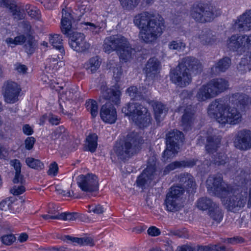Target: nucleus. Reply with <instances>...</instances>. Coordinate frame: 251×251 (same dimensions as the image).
<instances>
[{"mask_svg":"<svg viewBox=\"0 0 251 251\" xmlns=\"http://www.w3.org/2000/svg\"><path fill=\"white\" fill-rule=\"evenodd\" d=\"M35 139L33 137H28L25 141V148L26 150H30L33 147Z\"/></svg>","mask_w":251,"mask_h":251,"instance_id":"13d9d810","label":"nucleus"},{"mask_svg":"<svg viewBox=\"0 0 251 251\" xmlns=\"http://www.w3.org/2000/svg\"><path fill=\"white\" fill-rule=\"evenodd\" d=\"M227 160V157L226 154L223 152H220L214 156L213 161L215 164L220 165L225 164Z\"/></svg>","mask_w":251,"mask_h":251,"instance_id":"49530a36","label":"nucleus"},{"mask_svg":"<svg viewBox=\"0 0 251 251\" xmlns=\"http://www.w3.org/2000/svg\"><path fill=\"white\" fill-rule=\"evenodd\" d=\"M209 214L210 217L218 223L223 219L222 210L216 203L209 210Z\"/></svg>","mask_w":251,"mask_h":251,"instance_id":"4c0bfd02","label":"nucleus"},{"mask_svg":"<svg viewBox=\"0 0 251 251\" xmlns=\"http://www.w3.org/2000/svg\"><path fill=\"white\" fill-rule=\"evenodd\" d=\"M25 191V188L23 185L19 186H15L11 189L10 192L14 195H19Z\"/></svg>","mask_w":251,"mask_h":251,"instance_id":"bf43d9fd","label":"nucleus"},{"mask_svg":"<svg viewBox=\"0 0 251 251\" xmlns=\"http://www.w3.org/2000/svg\"><path fill=\"white\" fill-rule=\"evenodd\" d=\"M209 193L221 198L223 204L228 210L235 212L245 205L246 196L233 193L231 186L223 180L221 174L210 176L206 180Z\"/></svg>","mask_w":251,"mask_h":251,"instance_id":"f257e3e1","label":"nucleus"},{"mask_svg":"<svg viewBox=\"0 0 251 251\" xmlns=\"http://www.w3.org/2000/svg\"><path fill=\"white\" fill-rule=\"evenodd\" d=\"M167 148L164 151L162 155L163 160L164 161H167L169 159L174 157L176 154L178 152L179 147L177 145H176L175 147L172 145L166 144Z\"/></svg>","mask_w":251,"mask_h":251,"instance_id":"473e14b6","label":"nucleus"},{"mask_svg":"<svg viewBox=\"0 0 251 251\" xmlns=\"http://www.w3.org/2000/svg\"><path fill=\"white\" fill-rule=\"evenodd\" d=\"M123 7L132 8L137 5L138 0H119ZM151 0H147L148 3H150Z\"/></svg>","mask_w":251,"mask_h":251,"instance_id":"8fccbe9b","label":"nucleus"},{"mask_svg":"<svg viewBox=\"0 0 251 251\" xmlns=\"http://www.w3.org/2000/svg\"><path fill=\"white\" fill-rule=\"evenodd\" d=\"M250 64H246V59H242L240 62V63L237 66V69L238 72L240 73L241 74H243L247 72V70H250L249 67Z\"/></svg>","mask_w":251,"mask_h":251,"instance_id":"864d4df0","label":"nucleus"},{"mask_svg":"<svg viewBox=\"0 0 251 251\" xmlns=\"http://www.w3.org/2000/svg\"><path fill=\"white\" fill-rule=\"evenodd\" d=\"M215 204L210 199L202 197L197 201V206L201 210H209Z\"/></svg>","mask_w":251,"mask_h":251,"instance_id":"e433bc0d","label":"nucleus"},{"mask_svg":"<svg viewBox=\"0 0 251 251\" xmlns=\"http://www.w3.org/2000/svg\"><path fill=\"white\" fill-rule=\"evenodd\" d=\"M202 70L201 62L195 57L187 56L183 58L175 69L171 70L170 80L179 87L183 88L192 81L189 71L195 75L200 73Z\"/></svg>","mask_w":251,"mask_h":251,"instance_id":"20e7f679","label":"nucleus"},{"mask_svg":"<svg viewBox=\"0 0 251 251\" xmlns=\"http://www.w3.org/2000/svg\"><path fill=\"white\" fill-rule=\"evenodd\" d=\"M199 41L203 45L212 44L216 42L215 35L212 34L209 29L203 30L200 31L198 35Z\"/></svg>","mask_w":251,"mask_h":251,"instance_id":"7c9ffc66","label":"nucleus"},{"mask_svg":"<svg viewBox=\"0 0 251 251\" xmlns=\"http://www.w3.org/2000/svg\"><path fill=\"white\" fill-rule=\"evenodd\" d=\"M2 244L6 246L12 245L16 240V238L13 234H6L2 236L0 238Z\"/></svg>","mask_w":251,"mask_h":251,"instance_id":"09e8293b","label":"nucleus"},{"mask_svg":"<svg viewBox=\"0 0 251 251\" xmlns=\"http://www.w3.org/2000/svg\"><path fill=\"white\" fill-rule=\"evenodd\" d=\"M25 162L28 166L36 170H42L44 168V165L42 162L32 157H27Z\"/></svg>","mask_w":251,"mask_h":251,"instance_id":"ea45409f","label":"nucleus"},{"mask_svg":"<svg viewBox=\"0 0 251 251\" xmlns=\"http://www.w3.org/2000/svg\"><path fill=\"white\" fill-rule=\"evenodd\" d=\"M26 39V37L25 35H20L15 37L14 39L12 38H7L6 42L12 47H14L16 45H22L25 42Z\"/></svg>","mask_w":251,"mask_h":251,"instance_id":"37998d69","label":"nucleus"},{"mask_svg":"<svg viewBox=\"0 0 251 251\" xmlns=\"http://www.w3.org/2000/svg\"><path fill=\"white\" fill-rule=\"evenodd\" d=\"M142 142L139 135L134 133L128 134L125 140L116 142L114 151L118 158L126 160L136 152Z\"/></svg>","mask_w":251,"mask_h":251,"instance_id":"0eeeda50","label":"nucleus"},{"mask_svg":"<svg viewBox=\"0 0 251 251\" xmlns=\"http://www.w3.org/2000/svg\"><path fill=\"white\" fill-rule=\"evenodd\" d=\"M100 116L105 123L113 124L117 120V112L115 107L110 103L103 105L100 110Z\"/></svg>","mask_w":251,"mask_h":251,"instance_id":"f3484780","label":"nucleus"},{"mask_svg":"<svg viewBox=\"0 0 251 251\" xmlns=\"http://www.w3.org/2000/svg\"><path fill=\"white\" fill-rule=\"evenodd\" d=\"M10 9L11 10L15 19H17L19 20L25 18L24 12L21 11L17 6L12 5L10 6Z\"/></svg>","mask_w":251,"mask_h":251,"instance_id":"3c124183","label":"nucleus"},{"mask_svg":"<svg viewBox=\"0 0 251 251\" xmlns=\"http://www.w3.org/2000/svg\"><path fill=\"white\" fill-rule=\"evenodd\" d=\"M199 251H218V245L210 244L208 246H198Z\"/></svg>","mask_w":251,"mask_h":251,"instance_id":"6e6d98bb","label":"nucleus"},{"mask_svg":"<svg viewBox=\"0 0 251 251\" xmlns=\"http://www.w3.org/2000/svg\"><path fill=\"white\" fill-rule=\"evenodd\" d=\"M197 161V160L195 159H190L174 161L166 166L160 174L162 173L161 176H164L176 169L192 167L196 165Z\"/></svg>","mask_w":251,"mask_h":251,"instance_id":"6ab92c4d","label":"nucleus"},{"mask_svg":"<svg viewBox=\"0 0 251 251\" xmlns=\"http://www.w3.org/2000/svg\"><path fill=\"white\" fill-rule=\"evenodd\" d=\"M208 83L215 97L227 90L229 86L228 81L223 78L213 79Z\"/></svg>","mask_w":251,"mask_h":251,"instance_id":"b1692460","label":"nucleus"},{"mask_svg":"<svg viewBox=\"0 0 251 251\" xmlns=\"http://www.w3.org/2000/svg\"><path fill=\"white\" fill-rule=\"evenodd\" d=\"M195 120V111L191 106L187 107L181 118V126L184 130H189Z\"/></svg>","mask_w":251,"mask_h":251,"instance_id":"393cba45","label":"nucleus"},{"mask_svg":"<svg viewBox=\"0 0 251 251\" xmlns=\"http://www.w3.org/2000/svg\"><path fill=\"white\" fill-rule=\"evenodd\" d=\"M161 65L159 60L153 57L149 59L144 69V71L147 78L153 80L157 77Z\"/></svg>","mask_w":251,"mask_h":251,"instance_id":"dca6fc26","label":"nucleus"},{"mask_svg":"<svg viewBox=\"0 0 251 251\" xmlns=\"http://www.w3.org/2000/svg\"><path fill=\"white\" fill-rule=\"evenodd\" d=\"M87 110L90 112L92 118H95L98 114V105L97 102L92 99H89L85 102Z\"/></svg>","mask_w":251,"mask_h":251,"instance_id":"58836bf2","label":"nucleus"},{"mask_svg":"<svg viewBox=\"0 0 251 251\" xmlns=\"http://www.w3.org/2000/svg\"><path fill=\"white\" fill-rule=\"evenodd\" d=\"M73 18L71 14L65 9L62 10V17L61 21V29L62 32L67 37L72 35V21Z\"/></svg>","mask_w":251,"mask_h":251,"instance_id":"5701e85b","label":"nucleus"},{"mask_svg":"<svg viewBox=\"0 0 251 251\" xmlns=\"http://www.w3.org/2000/svg\"><path fill=\"white\" fill-rule=\"evenodd\" d=\"M68 37L70 39V46L78 52H86L90 48L91 45L86 41L83 33L73 32L72 35Z\"/></svg>","mask_w":251,"mask_h":251,"instance_id":"ddd939ff","label":"nucleus"},{"mask_svg":"<svg viewBox=\"0 0 251 251\" xmlns=\"http://www.w3.org/2000/svg\"><path fill=\"white\" fill-rule=\"evenodd\" d=\"M89 210L97 214H102L103 212V208L100 205L89 206Z\"/></svg>","mask_w":251,"mask_h":251,"instance_id":"680f3d73","label":"nucleus"},{"mask_svg":"<svg viewBox=\"0 0 251 251\" xmlns=\"http://www.w3.org/2000/svg\"><path fill=\"white\" fill-rule=\"evenodd\" d=\"M160 172L156 169L155 163L148 164L147 168L137 177L136 183L139 187H143L151 181L157 182L160 178Z\"/></svg>","mask_w":251,"mask_h":251,"instance_id":"9b49d317","label":"nucleus"},{"mask_svg":"<svg viewBox=\"0 0 251 251\" xmlns=\"http://www.w3.org/2000/svg\"><path fill=\"white\" fill-rule=\"evenodd\" d=\"M58 170V165L56 162H54L50 164L49 170L48 171V174L49 175L55 176L57 174Z\"/></svg>","mask_w":251,"mask_h":251,"instance_id":"4d7b16f0","label":"nucleus"},{"mask_svg":"<svg viewBox=\"0 0 251 251\" xmlns=\"http://www.w3.org/2000/svg\"><path fill=\"white\" fill-rule=\"evenodd\" d=\"M126 92L128 94L131 99L138 100L142 99L144 97L142 92L139 91L137 87L134 86L129 87L127 89Z\"/></svg>","mask_w":251,"mask_h":251,"instance_id":"a19ab883","label":"nucleus"},{"mask_svg":"<svg viewBox=\"0 0 251 251\" xmlns=\"http://www.w3.org/2000/svg\"><path fill=\"white\" fill-rule=\"evenodd\" d=\"M229 100L233 104L239 106L240 108L245 107L251 102V100L248 96L241 93L232 94Z\"/></svg>","mask_w":251,"mask_h":251,"instance_id":"c85d7f7f","label":"nucleus"},{"mask_svg":"<svg viewBox=\"0 0 251 251\" xmlns=\"http://www.w3.org/2000/svg\"><path fill=\"white\" fill-rule=\"evenodd\" d=\"M36 47L35 40L33 38L29 36L28 40L24 46V49L25 52L28 54H32L35 51Z\"/></svg>","mask_w":251,"mask_h":251,"instance_id":"79ce46f5","label":"nucleus"},{"mask_svg":"<svg viewBox=\"0 0 251 251\" xmlns=\"http://www.w3.org/2000/svg\"><path fill=\"white\" fill-rule=\"evenodd\" d=\"M97 139L98 136L96 134H90L87 137L85 147L88 151L91 152L96 151L98 145Z\"/></svg>","mask_w":251,"mask_h":251,"instance_id":"c9c22d12","label":"nucleus"},{"mask_svg":"<svg viewBox=\"0 0 251 251\" xmlns=\"http://www.w3.org/2000/svg\"><path fill=\"white\" fill-rule=\"evenodd\" d=\"M196 97L198 101H204L215 98V96L208 82L205 84L202 85L198 89Z\"/></svg>","mask_w":251,"mask_h":251,"instance_id":"a878e982","label":"nucleus"},{"mask_svg":"<svg viewBox=\"0 0 251 251\" xmlns=\"http://www.w3.org/2000/svg\"><path fill=\"white\" fill-rule=\"evenodd\" d=\"M150 104L153 109L156 120L160 122L166 114L168 109L162 103L157 101L152 100Z\"/></svg>","mask_w":251,"mask_h":251,"instance_id":"cd10ccee","label":"nucleus"},{"mask_svg":"<svg viewBox=\"0 0 251 251\" xmlns=\"http://www.w3.org/2000/svg\"><path fill=\"white\" fill-rule=\"evenodd\" d=\"M48 213L52 216H60L58 210L55 208V206L53 204H50L49 206Z\"/></svg>","mask_w":251,"mask_h":251,"instance_id":"69168bd1","label":"nucleus"},{"mask_svg":"<svg viewBox=\"0 0 251 251\" xmlns=\"http://www.w3.org/2000/svg\"><path fill=\"white\" fill-rule=\"evenodd\" d=\"M121 95V91L116 86H112L110 88L103 86L101 88V97L105 100H109L114 104L120 103Z\"/></svg>","mask_w":251,"mask_h":251,"instance_id":"aec40b11","label":"nucleus"},{"mask_svg":"<svg viewBox=\"0 0 251 251\" xmlns=\"http://www.w3.org/2000/svg\"><path fill=\"white\" fill-rule=\"evenodd\" d=\"M69 137V133L63 126H60L51 133L50 138L51 143L59 147L64 141H67Z\"/></svg>","mask_w":251,"mask_h":251,"instance_id":"4be33fe9","label":"nucleus"},{"mask_svg":"<svg viewBox=\"0 0 251 251\" xmlns=\"http://www.w3.org/2000/svg\"><path fill=\"white\" fill-rule=\"evenodd\" d=\"M113 72V77H114L116 81H119L123 75L122 67L120 66H117V67L114 68Z\"/></svg>","mask_w":251,"mask_h":251,"instance_id":"5fc2aeb1","label":"nucleus"},{"mask_svg":"<svg viewBox=\"0 0 251 251\" xmlns=\"http://www.w3.org/2000/svg\"><path fill=\"white\" fill-rule=\"evenodd\" d=\"M85 25H89L90 27H88V28L89 30H90L92 32H94L95 33H98L101 28L104 27L106 26L105 23H102L101 25H100V24L96 25L93 23L89 22L85 23Z\"/></svg>","mask_w":251,"mask_h":251,"instance_id":"603ef678","label":"nucleus"},{"mask_svg":"<svg viewBox=\"0 0 251 251\" xmlns=\"http://www.w3.org/2000/svg\"><path fill=\"white\" fill-rule=\"evenodd\" d=\"M183 139V134L181 132L177 130H173L167 134L166 144L171 145L174 147L177 145L179 147V143L182 142Z\"/></svg>","mask_w":251,"mask_h":251,"instance_id":"c756f323","label":"nucleus"},{"mask_svg":"<svg viewBox=\"0 0 251 251\" xmlns=\"http://www.w3.org/2000/svg\"><path fill=\"white\" fill-rule=\"evenodd\" d=\"M221 14V11L214 6L207 3L193 4L190 15L197 22L204 23L210 22Z\"/></svg>","mask_w":251,"mask_h":251,"instance_id":"1a4fd4ad","label":"nucleus"},{"mask_svg":"<svg viewBox=\"0 0 251 251\" xmlns=\"http://www.w3.org/2000/svg\"><path fill=\"white\" fill-rule=\"evenodd\" d=\"M148 233L151 236H157L160 234V231L159 228L155 226H151L148 229Z\"/></svg>","mask_w":251,"mask_h":251,"instance_id":"338daca9","label":"nucleus"},{"mask_svg":"<svg viewBox=\"0 0 251 251\" xmlns=\"http://www.w3.org/2000/svg\"><path fill=\"white\" fill-rule=\"evenodd\" d=\"M3 91L6 102L14 103L18 100L20 89L16 83L11 81L6 82L3 86Z\"/></svg>","mask_w":251,"mask_h":251,"instance_id":"2eb2a0df","label":"nucleus"},{"mask_svg":"<svg viewBox=\"0 0 251 251\" xmlns=\"http://www.w3.org/2000/svg\"><path fill=\"white\" fill-rule=\"evenodd\" d=\"M231 59L228 57H224L219 59L217 63L211 67L212 74L217 75L220 73L225 72L231 65Z\"/></svg>","mask_w":251,"mask_h":251,"instance_id":"bb28decb","label":"nucleus"},{"mask_svg":"<svg viewBox=\"0 0 251 251\" xmlns=\"http://www.w3.org/2000/svg\"><path fill=\"white\" fill-rule=\"evenodd\" d=\"M0 209L13 213H14V203L10 200L2 201L0 203Z\"/></svg>","mask_w":251,"mask_h":251,"instance_id":"a18cd8bd","label":"nucleus"},{"mask_svg":"<svg viewBox=\"0 0 251 251\" xmlns=\"http://www.w3.org/2000/svg\"><path fill=\"white\" fill-rule=\"evenodd\" d=\"M133 23L140 29L139 38L145 43L155 42L165 29L162 18L154 19V15L148 12H142L134 18Z\"/></svg>","mask_w":251,"mask_h":251,"instance_id":"f03ea898","label":"nucleus"},{"mask_svg":"<svg viewBox=\"0 0 251 251\" xmlns=\"http://www.w3.org/2000/svg\"><path fill=\"white\" fill-rule=\"evenodd\" d=\"M81 240L80 246H90L92 247L95 245L94 240L91 237H84L81 238Z\"/></svg>","mask_w":251,"mask_h":251,"instance_id":"052dcab7","label":"nucleus"},{"mask_svg":"<svg viewBox=\"0 0 251 251\" xmlns=\"http://www.w3.org/2000/svg\"><path fill=\"white\" fill-rule=\"evenodd\" d=\"M77 183L82 191L92 192L97 191L99 182L97 176L93 174L81 175L78 176Z\"/></svg>","mask_w":251,"mask_h":251,"instance_id":"f8f14e48","label":"nucleus"},{"mask_svg":"<svg viewBox=\"0 0 251 251\" xmlns=\"http://www.w3.org/2000/svg\"><path fill=\"white\" fill-rule=\"evenodd\" d=\"M80 96L78 91L74 89H71L66 91L60 95V99L64 101L65 100H76Z\"/></svg>","mask_w":251,"mask_h":251,"instance_id":"f704fd0d","label":"nucleus"},{"mask_svg":"<svg viewBox=\"0 0 251 251\" xmlns=\"http://www.w3.org/2000/svg\"><path fill=\"white\" fill-rule=\"evenodd\" d=\"M179 182L183 186L174 185L171 187L165 200L166 209L175 212L179 210L183 206V196L184 188L189 193H193L196 189V184L192 176L188 173L181 174L178 176Z\"/></svg>","mask_w":251,"mask_h":251,"instance_id":"7ed1b4c3","label":"nucleus"},{"mask_svg":"<svg viewBox=\"0 0 251 251\" xmlns=\"http://www.w3.org/2000/svg\"><path fill=\"white\" fill-rule=\"evenodd\" d=\"M177 251H199V249H198V246L192 247L184 245L178 248Z\"/></svg>","mask_w":251,"mask_h":251,"instance_id":"774afa93","label":"nucleus"},{"mask_svg":"<svg viewBox=\"0 0 251 251\" xmlns=\"http://www.w3.org/2000/svg\"><path fill=\"white\" fill-rule=\"evenodd\" d=\"M234 145L240 151H247L251 149V131L242 129L237 132L234 136Z\"/></svg>","mask_w":251,"mask_h":251,"instance_id":"4468645a","label":"nucleus"},{"mask_svg":"<svg viewBox=\"0 0 251 251\" xmlns=\"http://www.w3.org/2000/svg\"><path fill=\"white\" fill-rule=\"evenodd\" d=\"M213 130L209 129L206 133V144L205 149L209 153H213L219 147L221 143V138L213 134Z\"/></svg>","mask_w":251,"mask_h":251,"instance_id":"412c9836","label":"nucleus"},{"mask_svg":"<svg viewBox=\"0 0 251 251\" xmlns=\"http://www.w3.org/2000/svg\"><path fill=\"white\" fill-rule=\"evenodd\" d=\"M62 37L59 34H54L50 37V43L55 49L58 50L62 54L65 53V50L62 46Z\"/></svg>","mask_w":251,"mask_h":251,"instance_id":"72a5a7b5","label":"nucleus"},{"mask_svg":"<svg viewBox=\"0 0 251 251\" xmlns=\"http://www.w3.org/2000/svg\"><path fill=\"white\" fill-rule=\"evenodd\" d=\"M122 111L130 117L140 127L148 126L151 122L150 114L148 109L139 102H129L123 107Z\"/></svg>","mask_w":251,"mask_h":251,"instance_id":"6e6552de","label":"nucleus"},{"mask_svg":"<svg viewBox=\"0 0 251 251\" xmlns=\"http://www.w3.org/2000/svg\"><path fill=\"white\" fill-rule=\"evenodd\" d=\"M25 10L29 16L32 18H35L37 15V11L33 9V7L30 5L27 4L25 6Z\"/></svg>","mask_w":251,"mask_h":251,"instance_id":"0e129e2a","label":"nucleus"},{"mask_svg":"<svg viewBox=\"0 0 251 251\" xmlns=\"http://www.w3.org/2000/svg\"><path fill=\"white\" fill-rule=\"evenodd\" d=\"M100 65V61L98 56L91 58L84 64V67L88 73L93 74L96 72Z\"/></svg>","mask_w":251,"mask_h":251,"instance_id":"2f4dec72","label":"nucleus"},{"mask_svg":"<svg viewBox=\"0 0 251 251\" xmlns=\"http://www.w3.org/2000/svg\"><path fill=\"white\" fill-rule=\"evenodd\" d=\"M227 46L230 50L244 52L251 47V35L234 34L227 40Z\"/></svg>","mask_w":251,"mask_h":251,"instance_id":"9d476101","label":"nucleus"},{"mask_svg":"<svg viewBox=\"0 0 251 251\" xmlns=\"http://www.w3.org/2000/svg\"><path fill=\"white\" fill-rule=\"evenodd\" d=\"M103 50L110 53L116 51L121 60L126 62L132 58L135 52L128 41L121 35H115L107 37L104 40Z\"/></svg>","mask_w":251,"mask_h":251,"instance_id":"423d86ee","label":"nucleus"},{"mask_svg":"<svg viewBox=\"0 0 251 251\" xmlns=\"http://www.w3.org/2000/svg\"><path fill=\"white\" fill-rule=\"evenodd\" d=\"M208 114L224 125H235L240 123L242 119V114L236 108L227 106L223 100L219 99L210 104Z\"/></svg>","mask_w":251,"mask_h":251,"instance_id":"39448f33","label":"nucleus"},{"mask_svg":"<svg viewBox=\"0 0 251 251\" xmlns=\"http://www.w3.org/2000/svg\"><path fill=\"white\" fill-rule=\"evenodd\" d=\"M234 27L239 31H248L251 29V9L246 10L238 17L234 23Z\"/></svg>","mask_w":251,"mask_h":251,"instance_id":"a211bd4d","label":"nucleus"},{"mask_svg":"<svg viewBox=\"0 0 251 251\" xmlns=\"http://www.w3.org/2000/svg\"><path fill=\"white\" fill-rule=\"evenodd\" d=\"M77 217L76 213L62 212L60 214L58 217V220L64 221H75Z\"/></svg>","mask_w":251,"mask_h":251,"instance_id":"de8ad7c7","label":"nucleus"},{"mask_svg":"<svg viewBox=\"0 0 251 251\" xmlns=\"http://www.w3.org/2000/svg\"><path fill=\"white\" fill-rule=\"evenodd\" d=\"M186 47L185 43L181 40H173L169 42L168 48L170 50H177L180 51L183 50Z\"/></svg>","mask_w":251,"mask_h":251,"instance_id":"c03bdc74","label":"nucleus"},{"mask_svg":"<svg viewBox=\"0 0 251 251\" xmlns=\"http://www.w3.org/2000/svg\"><path fill=\"white\" fill-rule=\"evenodd\" d=\"M14 68L19 73L24 74L26 73L27 68L25 65L17 63L14 65Z\"/></svg>","mask_w":251,"mask_h":251,"instance_id":"e2e57ef3","label":"nucleus"}]
</instances>
